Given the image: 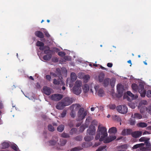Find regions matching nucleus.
<instances>
[{
  "instance_id": "1",
  "label": "nucleus",
  "mask_w": 151,
  "mask_h": 151,
  "mask_svg": "<svg viewBox=\"0 0 151 151\" xmlns=\"http://www.w3.org/2000/svg\"><path fill=\"white\" fill-rule=\"evenodd\" d=\"M106 128L104 127H100L99 125L97 130V134L95 137V139L97 140L99 139L100 141H102L107 136Z\"/></svg>"
},
{
  "instance_id": "2",
  "label": "nucleus",
  "mask_w": 151,
  "mask_h": 151,
  "mask_svg": "<svg viewBox=\"0 0 151 151\" xmlns=\"http://www.w3.org/2000/svg\"><path fill=\"white\" fill-rule=\"evenodd\" d=\"M132 87L133 89L135 91H137L138 90V91L140 93L142 97H145V96L146 93L143 85H139V86L138 87L136 84L133 83L132 84Z\"/></svg>"
},
{
  "instance_id": "3",
  "label": "nucleus",
  "mask_w": 151,
  "mask_h": 151,
  "mask_svg": "<svg viewBox=\"0 0 151 151\" xmlns=\"http://www.w3.org/2000/svg\"><path fill=\"white\" fill-rule=\"evenodd\" d=\"M82 85V82L81 81L77 80L73 88V92L76 95L80 94L81 92V87Z\"/></svg>"
},
{
  "instance_id": "4",
  "label": "nucleus",
  "mask_w": 151,
  "mask_h": 151,
  "mask_svg": "<svg viewBox=\"0 0 151 151\" xmlns=\"http://www.w3.org/2000/svg\"><path fill=\"white\" fill-rule=\"evenodd\" d=\"M87 114V113L85 111L83 108H80L78 113V116L79 120H82L83 119Z\"/></svg>"
},
{
  "instance_id": "5",
  "label": "nucleus",
  "mask_w": 151,
  "mask_h": 151,
  "mask_svg": "<svg viewBox=\"0 0 151 151\" xmlns=\"http://www.w3.org/2000/svg\"><path fill=\"white\" fill-rule=\"evenodd\" d=\"M117 109L119 112L122 114H126L128 111L127 107L124 105H120L118 106L117 107Z\"/></svg>"
},
{
  "instance_id": "6",
  "label": "nucleus",
  "mask_w": 151,
  "mask_h": 151,
  "mask_svg": "<svg viewBox=\"0 0 151 151\" xmlns=\"http://www.w3.org/2000/svg\"><path fill=\"white\" fill-rule=\"evenodd\" d=\"M63 98L62 94H53L50 96L51 99L54 101H58L61 100Z\"/></svg>"
},
{
  "instance_id": "7",
  "label": "nucleus",
  "mask_w": 151,
  "mask_h": 151,
  "mask_svg": "<svg viewBox=\"0 0 151 151\" xmlns=\"http://www.w3.org/2000/svg\"><path fill=\"white\" fill-rule=\"evenodd\" d=\"M53 83L55 85L58 86V89H61V87L60 86V85L64 84V82L59 78L58 79H53Z\"/></svg>"
},
{
  "instance_id": "8",
  "label": "nucleus",
  "mask_w": 151,
  "mask_h": 151,
  "mask_svg": "<svg viewBox=\"0 0 151 151\" xmlns=\"http://www.w3.org/2000/svg\"><path fill=\"white\" fill-rule=\"evenodd\" d=\"M96 129L94 126L91 125L88 129H87V133L90 135H94L95 134Z\"/></svg>"
},
{
  "instance_id": "9",
  "label": "nucleus",
  "mask_w": 151,
  "mask_h": 151,
  "mask_svg": "<svg viewBox=\"0 0 151 151\" xmlns=\"http://www.w3.org/2000/svg\"><path fill=\"white\" fill-rule=\"evenodd\" d=\"M70 81L69 85L70 87H71L73 83L76 80L77 78V76L75 73L72 72L70 73Z\"/></svg>"
},
{
  "instance_id": "10",
  "label": "nucleus",
  "mask_w": 151,
  "mask_h": 151,
  "mask_svg": "<svg viewBox=\"0 0 151 151\" xmlns=\"http://www.w3.org/2000/svg\"><path fill=\"white\" fill-rule=\"evenodd\" d=\"M63 103L65 106H68L70 105L72 102V99L69 97H66L63 99Z\"/></svg>"
},
{
  "instance_id": "11",
  "label": "nucleus",
  "mask_w": 151,
  "mask_h": 151,
  "mask_svg": "<svg viewBox=\"0 0 151 151\" xmlns=\"http://www.w3.org/2000/svg\"><path fill=\"white\" fill-rule=\"evenodd\" d=\"M43 92L47 95H49L51 93L52 89L50 88L44 86L43 88Z\"/></svg>"
},
{
  "instance_id": "12",
  "label": "nucleus",
  "mask_w": 151,
  "mask_h": 151,
  "mask_svg": "<svg viewBox=\"0 0 151 151\" xmlns=\"http://www.w3.org/2000/svg\"><path fill=\"white\" fill-rule=\"evenodd\" d=\"M116 89L118 94L120 95V97L122 96L123 90L122 85L121 84H118L117 86Z\"/></svg>"
},
{
  "instance_id": "13",
  "label": "nucleus",
  "mask_w": 151,
  "mask_h": 151,
  "mask_svg": "<svg viewBox=\"0 0 151 151\" xmlns=\"http://www.w3.org/2000/svg\"><path fill=\"white\" fill-rule=\"evenodd\" d=\"M142 134L141 131H137L132 132V136L135 138L139 137Z\"/></svg>"
},
{
  "instance_id": "14",
  "label": "nucleus",
  "mask_w": 151,
  "mask_h": 151,
  "mask_svg": "<svg viewBox=\"0 0 151 151\" xmlns=\"http://www.w3.org/2000/svg\"><path fill=\"white\" fill-rule=\"evenodd\" d=\"M46 47V49L44 51V53L45 54L49 55H51V56H52L53 51V50H50V48L48 46Z\"/></svg>"
},
{
  "instance_id": "15",
  "label": "nucleus",
  "mask_w": 151,
  "mask_h": 151,
  "mask_svg": "<svg viewBox=\"0 0 151 151\" xmlns=\"http://www.w3.org/2000/svg\"><path fill=\"white\" fill-rule=\"evenodd\" d=\"M35 34L36 36L40 38H42L44 37L43 33L39 31H35Z\"/></svg>"
},
{
  "instance_id": "16",
  "label": "nucleus",
  "mask_w": 151,
  "mask_h": 151,
  "mask_svg": "<svg viewBox=\"0 0 151 151\" xmlns=\"http://www.w3.org/2000/svg\"><path fill=\"white\" fill-rule=\"evenodd\" d=\"M131 117L134 119H140L142 118V116L139 113H135L134 114H132L131 115Z\"/></svg>"
},
{
  "instance_id": "17",
  "label": "nucleus",
  "mask_w": 151,
  "mask_h": 151,
  "mask_svg": "<svg viewBox=\"0 0 151 151\" xmlns=\"http://www.w3.org/2000/svg\"><path fill=\"white\" fill-rule=\"evenodd\" d=\"M63 102H59L56 106V108L59 110H61L63 109L64 106H65Z\"/></svg>"
},
{
  "instance_id": "18",
  "label": "nucleus",
  "mask_w": 151,
  "mask_h": 151,
  "mask_svg": "<svg viewBox=\"0 0 151 151\" xmlns=\"http://www.w3.org/2000/svg\"><path fill=\"white\" fill-rule=\"evenodd\" d=\"M83 91L84 93H86L89 91V85L87 84H85L83 87Z\"/></svg>"
},
{
  "instance_id": "19",
  "label": "nucleus",
  "mask_w": 151,
  "mask_h": 151,
  "mask_svg": "<svg viewBox=\"0 0 151 151\" xmlns=\"http://www.w3.org/2000/svg\"><path fill=\"white\" fill-rule=\"evenodd\" d=\"M137 125L139 127L144 128L147 127V124L144 122H141L138 123Z\"/></svg>"
},
{
  "instance_id": "20",
  "label": "nucleus",
  "mask_w": 151,
  "mask_h": 151,
  "mask_svg": "<svg viewBox=\"0 0 151 151\" xmlns=\"http://www.w3.org/2000/svg\"><path fill=\"white\" fill-rule=\"evenodd\" d=\"M106 145L100 146L99 147L96 151H105L106 150Z\"/></svg>"
},
{
  "instance_id": "21",
  "label": "nucleus",
  "mask_w": 151,
  "mask_h": 151,
  "mask_svg": "<svg viewBox=\"0 0 151 151\" xmlns=\"http://www.w3.org/2000/svg\"><path fill=\"white\" fill-rule=\"evenodd\" d=\"M117 131L116 128L114 127H113L109 129V132L111 133H116Z\"/></svg>"
},
{
  "instance_id": "22",
  "label": "nucleus",
  "mask_w": 151,
  "mask_h": 151,
  "mask_svg": "<svg viewBox=\"0 0 151 151\" xmlns=\"http://www.w3.org/2000/svg\"><path fill=\"white\" fill-rule=\"evenodd\" d=\"M2 146V148L3 149H5L8 148L9 146V143L7 142H4L1 144Z\"/></svg>"
},
{
  "instance_id": "23",
  "label": "nucleus",
  "mask_w": 151,
  "mask_h": 151,
  "mask_svg": "<svg viewBox=\"0 0 151 151\" xmlns=\"http://www.w3.org/2000/svg\"><path fill=\"white\" fill-rule=\"evenodd\" d=\"M105 76L104 73H101L99 74V80L100 82H102Z\"/></svg>"
},
{
  "instance_id": "24",
  "label": "nucleus",
  "mask_w": 151,
  "mask_h": 151,
  "mask_svg": "<svg viewBox=\"0 0 151 151\" xmlns=\"http://www.w3.org/2000/svg\"><path fill=\"white\" fill-rule=\"evenodd\" d=\"M83 147L81 146H78L77 147H75L73 148L70 150L71 151H78L82 150Z\"/></svg>"
},
{
  "instance_id": "25",
  "label": "nucleus",
  "mask_w": 151,
  "mask_h": 151,
  "mask_svg": "<svg viewBox=\"0 0 151 151\" xmlns=\"http://www.w3.org/2000/svg\"><path fill=\"white\" fill-rule=\"evenodd\" d=\"M64 129V125L62 124L59 125L57 128V130L58 131L60 132H63Z\"/></svg>"
},
{
  "instance_id": "26",
  "label": "nucleus",
  "mask_w": 151,
  "mask_h": 151,
  "mask_svg": "<svg viewBox=\"0 0 151 151\" xmlns=\"http://www.w3.org/2000/svg\"><path fill=\"white\" fill-rule=\"evenodd\" d=\"M150 138H148L147 139V140H146V141H145V144L146 145V147L148 149L149 148L151 147V144L149 142V140H150Z\"/></svg>"
},
{
  "instance_id": "27",
  "label": "nucleus",
  "mask_w": 151,
  "mask_h": 151,
  "mask_svg": "<svg viewBox=\"0 0 151 151\" xmlns=\"http://www.w3.org/2000/svg\"><path fill=\"white\" fill-rule=\"evenodd\" d=\"M93 138V136H87L85 137L84 139L86 141H90L92 140Z\"/></svg>"
},
{
  "instance_id": "28",
  "label": "nucleus",
  "mask_w": 151,
  "mask_h": 151,
  "mask_svg": "<svg viewBox=\"0 0 151 151\" xmlns=\"http://www.w3.org/2000/svg\"><path fill=\"white\" fill-rule=\"evenodd\" d=\"M91 118L90 117H88L86 119V121L84 125L86 127H87L89 124V122H90Z\"/></svg>"
},
{
  "instance_id": "29",
  "label": "nucleus",
  "mask_w": 151,
  "mask_h": 151,
  "mask_svg": "<svg viewBox=\"0 0 151 151\" xmlns=\"http://www.w3.org/2000/svg\"><path fill=\"white\" fill-rule=\"evenodd\" d=\"M52 57V56H51V55H46L43 56V59L45 60L49 61L50 60Z\"/></svg>"
},
{
  "instance_id": "30",
  "label": "nucleus",
  "mask_w": 151,
  "mask_h": 151,
  "mask_svg": "<svg viewBox=\"0 0 151 151\" xmlns=\"http://www.w3.org/2000/svg\"><path fill=\"white\" fill-rule=\"evenodd\" d=\"M55 73L59 78H60L62 76L61 70L59 68H57L56 69Z\"/></svg>"
},
{
  "instance_id": "31",
  "label": "nucleus",
  "mask_w": 151,
  "mask_h": 151,
  "mask_svg": "<svg viewBox=\"0 0 151 151\" xmlns=\"http://www.w3.org/2000/svg\"><path fill=\"white\" fill-rule=\"evenodd\" d=\"M98 94L100 96H103L104 94L103 89L102 88L99 89L98 92Z\"/></svg>"
},
{
  "instance_id": "32",
  "label": "nucleus",
  "mask_w": 151,
  "mask_h": 151,
  "mask_svg": "<svg viewBox=\"0 0 151 151\" xmlns=\"http://www.w3.org/2000/svg\"><path fill=\"white\" fill-rule=\"evenodd\" d=\"M109 81V78L105 79L103 83L104 86H107L108 85Z\"/></svg>"
},
{
  "instance_id": "33",
  "label": "nucleus",
  "mask_w": 151,
  "mask_h": 151,
  "mask_svg": "<svg viewBox=\"0 0 151 151\" xmlns=\"http://www.w3.org/2000/svg\"><path fill=\"white\" fill-rule=\"evenodd\" d=\"M57 141L54 140H51L49 142V145L50 146H54L56 143Z\"/></svg>"
},
{
  "instance_id": "34",
  "label": "nucleus",
  "mask_w": 151,
  "mask_h": 151,
  "mask_svg": "<svg viewBox=\"0 0 151 151\" xmlns=\"http://www.w3.org/2000/svg\"><path fill=\"white\" fill-rule=\"evenodd\" d=\"M48 129L49 131L50 132H53L55 130L54 127L51 124H49L48 125Z\"/></svg>"
},
{
  "instance_id": "35",
  "label": "nucleus",
  "mask_w": 151,
  "mask_h": 151,
  "mask_svg": "<svg viewBox=\"0 0 151 151\" xmlns=\"http://www.w3.org/2000/svg\"><path fill=\"white\" fill-rule=\"evenodd\" d=\"M67 141L64 139H60V145L61 146H64L66 143Z\"/></svg>"
},
{
  "instance_id": "36",
  "label": "nucleus",
  "mask_w": 151,
  "mask_h": 151,
  "mask_svg": "<svg viewBox=\"0 0 151 151\" xmlns=\"http://www.w3.org/2000/svg\"><path fill=\"white\" fill-rule=\"evenodd\" d=\"M84 82L87 83L90 79V76L88 75H85L83 77Z\"/></svg>"
},
{
  "instance_id": "37",
  "label": "nucleus",
  "mask_w": 151,
  "mask_h": 151,
  "mask_svg": "<svg viewBox=\"0 0 151 151\" xmlns=\"http://www.w3.org/2000/svg\"><path fill=\"white\" fill-rule=\"evenodd\" d=\"M129 124L131 125H134L135 123V120L134 119L130 118L129 120Z\"/></svg>"
},
{
  "instance_id": "38",
  "label": "nucleus",
  "mask_w": 151,
  "mask_h": 151,
  "mask_svg": "<svg viewBox=\"0 0 151 151\" xmlns=\"http://www.w3.org/2000/svg\"><path fill=\"white\" fill-rule=\"evenodd\" d=\"M10 147L12 149L16 151H18V149L17 148V146L15 144L11 145L10 146Z\"/></svg>"
},
{
  "instance_id": "39",
  "label": "nucleus",
  "mask_w": 151,
  "mask_h": 151,
  "mask_svg": "<svg viewBox=\"0 0 151 151\" xmlns=\"http://www.w3.org/2000/svg\"><path fill=\"white\" fill-rule=\"evenodd\" d=\"M36 45L37 46L39 47H42L44 46V43L39 41H38L37 42Z\"/></svg>"
},
{
  "instance_id": "40",
  "label": "nucleus",
  "mask_w": 151,
  "mask_h": 151,
  "mask_svg": "<svg viewBox=\"0 0 151 151\" xmlns=\"http://www.w3.org/2000/svg\"><path fill=\"white\" fill-rule=\"evenodd\" d=\"M61 137L63 138H68L70 136L69 134L63 132L61 134Z\"/></svg>"
},
{
  "instance_id": "41",
  "label": "nucleus",
  "mask_w": 151,
  "mask_h": 151,
  "mask_svg": "<svg viewBox=\"0 0 151 151\" xmlns=\"http://www.w3.org/2000/svg\"><path fill=\"white\" fill-rule=\"evenodd\" d=\"M89 146H90V145L88 143L83 142L82 144V146L81 147H83H83L87 148L89 147Z\"/></svg>"
},
{
  "instance_id": "42",
  "label": "nucleus",
  "mask_w": 151,
  "mask_h": 151,
  "mask_svg": "<svg viewBox=\"0 0 151 151\" xmlns=\"http://www.w3.org/2000/svg\"><path fill=\"white\" fill-rule=\"evenodd\" d=\"M87 127L85 126L84 125H81L80 127V132H82Z\"/></svg>"
},
{
  "instance_id": "43",
  "label": "nucleus",
  "mask_w": 151,
  "mask_h": 151,
  "mask_svg": "<svg viewBox=\"0 0 151 151\" xmlns=\"http://www.w3.org/2000/svg\"><path fill=\"white\" fill-rule=\"evenodd\" d=\"M76 128H73L70 131V134L72 135L76 132Z\"/></svg>"
},
{
  "instance_id": "44",
  "label": "nucleus",
  "mask_w": 151,
  "mask_h": 151,
  "mask_svg": "<svg viewBox=\"0 0 151 151\" xmlns=\"http://www.w3.org/2000/svg\"><path fill=\"white\" fill-rule=\"evenodd\" d=\"M127 95L131 97L132 99H134V95L130 91H127Z\"/></svg>"
},
{
  "instance_id": "45",
  "label": "nucleus",
  "mask_w": 151,
  "mask_h": 151,
  "mask_svg": "<svg viewBox=\"0 0 151 151\" xmlns=\"http://www.w3.org/2000/svg\"><path fill=\"white\" fill-rule=\"evenodd\" d=\"M119 148L124 149V150H126L127 149V145L124 144L119 146Z\"/></svg>"
},
{
  "instance_id": "46",
  "label": "nucleus",
  "mask_w": 151,
  "mask_h": 151,
  "mask_svg": "<svg viewBox=\"0 0 151 151\" xmlns=\"http://www.w3.org/2000/svg\"><path fill=\"white\" fill-rule=\"evenodd\" d=\"M148 138L146 137H142L139 139V141L140 142H145V141H146V140H147Z\"/></svg>"
},
{
  "instance_id": "47",
  "label": "nucleus",
  "mask_w": 151,
  "mask_h": 151,
  "mask_svg": "<svg viewBox=\"0 0 151 151\" xmlns=\"http://www.w3.org/2000/svg\"><path fill=\"white\" fill-rule=\"evenodd\" d=\"M132 130L130 129H127L126 131L127 135H132Z\"/></svg>"
},
{
  "instance_id": "48",
  "label": "nucleus",
  "mask_w": 151,
  "mask_h": 151,
  "mask_svg": "<svg viewBox=\"0 0 151 151\" xmlns=\"http://www.w3.org/2000/svg\"><path fill=\"white\" fill-rule=\"evenodd\" d=\"M110 140H111L110 137H109L107 138L106 139H104V140L103 141H104V143H107L111 142V141H110Z\"/></svg>"
},
{
  "instance_id": "49",
  "label": "nucleus",
  "mask_w": 151,
  "mask_h": 151,
  "mask_svg": "<svg viewBox=\"0 0 151 151\" xmlns=\"http://www.w3.org/2000/svg\"><path fill=\"white\" fill-rule=\"evenodd\" d=\"M82 137L80 136H77L74 138L75 140L78 141H81L82 140Z\"/></svg>"
},
{
  "instance_id": "50",
  "label": "nucleus",
  "mask_w": 151,
  "mask_h": 151,
  "mask_svg": "<svg viewBox=\"0 0 151 151\" xmlns=\"http://www.w3.org/2000/svg\"><path fill=\"white\" fill-rule=\"evenodd\" d=\"M109 107L110 109H114L116 108V106L115 104H110Z\"/></svg>"
},
{
  "instance_id": "51",
  "label": "nucleus",
  "mask_w": 151,
  "mask_h": 151,
  "mask_svg": "<svg viewBox=\"0 0 151 151\" xmlns=\"http://www.w3.org/2000/svg\"><path fill=\"white\" fill-rule=\"evenodd\" d=\"M66 110H64L61 114V117L62 118L64 117L66 114Z\"/></svg>"
},
{
  "instance_id": "52",
  "label": "nucleus",
  "mask_w": 151,
  "mask_h": 151,
  "mask_svg": "<svg viewBox=\"0 0 151 151\" xmlns=\"http://www.w3.org/2000/svg\"><path fill=\"white\" fill-rule=\"evenodd\" d=\"M70 115L72 118H74L76 116V113L74 111L72 110L70 112Z\"/></svg>"
},
{
  "instance_id": "53",
  "label": "nucleus",
  "mask_w": 151,
  "mask_h": 151,
  "mask_svg": "<svg viewBox=\"0 0 151 151\" xmlns=\"http://www.w3.org/2000/svg\"><path fill=\"white\" fill-rule=\"evenodd\" d=\"M65 53L64 52H60L58 53V55L60 56L63 57L65 56Z\"/></svg>"
},
{
  "instance_id": "54",
  "label": "nucleus",
  "mask_w": 151,
  "mask_h": 151,
  "mask_svg": "<svg viewBox=\"0 0 151 151\" xmlns=\"http://www.w3.org/2000/svg\"><path fill=\"white\" fill-rule=\"evenodd\" d=\"M146 96L148 98L151 97V90H149L147 91Z\"/></svg>"
},
{
  "instance_id": "55",
  "label": "nucleus",
  "mask_w": 151,
  "mask_h": 151,
  "mask_svg": "<svg viewBox=\"0 0 151 151\" xmlns=\"http://www.w3.org/2000/svg\"><path fill=\"white\" fill-rule=\"evenodd\" d=\"M109 137L111 140L110 141L111 142L114 140L116 138V137L115 136H110Z\"/></svg>"
},
{
  "instance_id": "56",
  "label": "nucleus",
  "mask_w": 151,
  "mask_h": 151,
  "mask_svg": "<svg viewBox=\"0 0 151 151\" xmlns=\"http://www.w3.org/2000/svg\"><path fill=\"white\" fill-rule=\"evenodd\" d=\"M147 111L148 113L151 114V106H149L147 108Z\"/></svg>"
},
{
  "instance_id": "57",
  "label": "nucleus",
  "mask_w": 151,
  "mask_h": 151,
  "mask_svg": "<svg viewBox=\"0 0 151 151\" xmlns=\"http://www.w3.org/2000/svg\"><path fill=\"white\" fill-rule=\"evenodd\" d=\"M148 150V149L147 147H140V150L141 151H146Z\"/></svg>"
},
{
  "instance_id": "58",
  "label": "nucleus",
  "mask_w": 151,
  "mask_h": 151,
  "mask_svg": "<svg viewBox=\"0 0 151 151\" xmlns=\"http://www.w3.org/2000/svg\"><path fill=\"white\" fill-rule=\"evenodd\" d=\"M44 34L47 37H50V35L49 34L48 32L46 31H44Z\"/></svg>"
},
{
  "instance_id": "59",
  "label": "nucleus",
  "mask_w": 151,
  "mask_h": 151,
  "mask_svg": "<svg viewBox=\"0 0 151 151\" xmlns=\"http://www.w3.org/2000/svg\"><path fill=\"white\" fill-rule=\"evenodd\" d=\"M47 46H43L42 47H39V49L41 50H43L44 51L45 50L46 48V47H47Z\"/></svg>"
},
{
  "instance_id": "60",
  "label": "nucleus",
  "mask_w": 151,
  "mask_h": 151,
  "mask_svg": "<svg viewBox=\"0 0 151 151\" xmlns=\"http://www.w3.org/2000/svg\"><path fill=\"white\" fill-rule=\"evenodd\" d=\"M45 78L47 80L49 81H50L51 79V77L50 75H47L45 76Z\"/></svg>"
},
{
  "instance_id": "61",
  "label": "nucleus",
  "mask_w": 151,
  "mask_h": 151,
  "mask_svg": "<svg viewBox=\"0 0 151 151\" xmlns=\"http://www.w3.org/2000/svg\"><path fill=\"white\" fill-rule=\"evenodd\" d=\"M140 147H139V144H136L135 145H134L133 147H132V149H137L138 148H139Z\"/></svg>"
},
{
  "instance_id": "62",
  "label": "nucleus",
  "mask_w": 151,
  "mask_h": 151,
  "mask_svg": "<svg viewBox=\"0 0 151 151\" xmlns=\"http://www.w3.org/2000/svg\"><path fill=\"white\" fill-rule=\"evenodd\" d=\"M122 134L123 136L127 135V133L125 129H123L122 132Z\"/></svg>"
},
{
  "instance_id": "63",
  "label": "nucleus",
  "mask_w": 151,
  "mask_h": 151,
  "mask_svg": "<svg viewBox=\"0 0 151 151\" xmlns=\"http://www.w3.org/2000/svg\"><path fill=\"white\" fill-rule=\"evenodd\" d=\"M110 84L111 87L113 88L114 87L115 85V82L113 81H110Z\"/></svg>"
},
{
  "instance_id": "64",
  "label": "nucleus",
  "mask_w": 151,
  "mask_h": 151,
  "mask_svg": "<svg viewBox=\"0 0 151 151\" xmlns=\"http://www.w3.org/2000/svg\"><path fill=\"white\" fill-rule=\"evenodd\" d=\"M97 122L96 120H93L92 122L91 125H96L97 124Z\"/></svg>"
}]
</instances>
